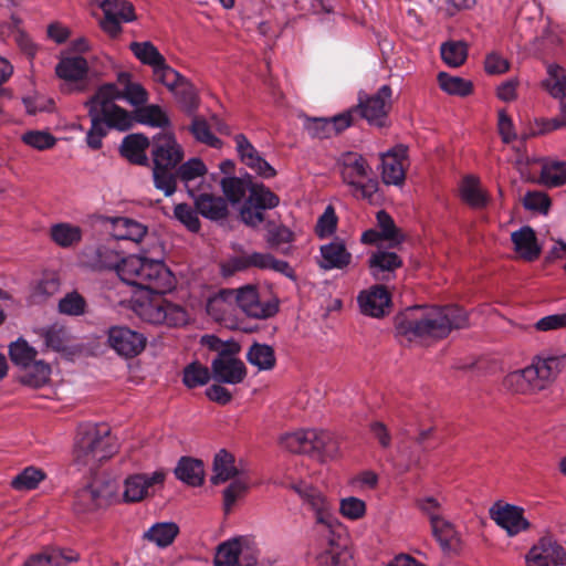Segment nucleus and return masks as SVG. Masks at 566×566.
<instances>
[{
	"instance_id": "nucleus-1",
	"label": "nucleus",
	"mask_w": 566,
	"mask_h": 566,
	"mask_svg": "<svg viewBox=\"0 0 566 566\" xmlns=\"http://www.w3.org/2000/svg\"><path fill=\"white\" fill-rule=\"evenodd\" d=\"M468 326V313L457 305L415 306L398 318L396 331L408 342H430L443 339L452 329Z\"/></svg>"
},
{
	"instance_id": "nucleus-2",
	"label": "nucleus",
	"mask_w": 566,
	"mask_h": 566,
	"mask_svg": "<svg viewBox=\"0 0 566 566\" xmlns=\"http://www.w3.org/2000/svg\"><path fill=\"white\" fill-rule=\"evenodd\" d=\"M565 365V354L542 352L533 357L527 367L510 373L505 386L517 394H537L557 378Z\"/></svg>"
},
{
	"instance_id": "nucleus-3",
	"label": "nucleus",
	"mask_w": 566,
	"mask_h": 566,
	"mask_svg": "<svg viewBox=\"0 0 566 566\" xmlns=\"http://www.w3.org/2000/svg\"><path fill=\"white\" fill-rule=\"evenodd\" d=\"M120 280L151 294H166L175 286V276L163 261L132 254L118 270Z\"/></svg>"
},
{
	"instance_id": "nucleus-4",
	"label": "nucleus",
	"mask_w": 566,
	"mask_h": 566,
	"mask_svg": "<svg viewBox=\"0 0 566 566\" xmlns=\"http://www.w3.org/2000/svg\"><path fill=\"white\" fill-rule=\"evenodd\" d=\"M111 88H104L99 94H94L85 106L91 118V127L86 134V144L93 149L102 148L103 138L111 128L118 130H127L133 126L134 118L129 112L123 107H112L108 109L107 104L102 98H109Z\"/></svg>"
},
{
	"instance_id": "nucleus-5",
	"label": "nucleus",
	"mask_w": 566,
	"mask_h": 566,
	"mask_svg": "<svg viewBox=\"0 0 566 566\" xmlns=\"http://www.w3.org/2000/svg\"><path fill=\"white\" fill-rule=\"evenodd\" d=\"M153 182L166 197L175 193L172 172L184 160L185 151L172 133H158L151 142Z\"/></svg>"
},
{
	"instance_id": "nucleus-6",
	"label": "nucleus",
	"mask_w": 566,
	"mask_h": 566,
	"mask_svg": "<svg viewBox=\"0 0 566 566\" xmlns=\"http://www.w3.org/2000/svg\"><path fill=\"white\" fill-rule=\"evenodd\" d=\"M116 447L105 424L83 423L77 428L73 448V462L83 468L94 470L113 457Z\"/></svg>"
},
{
	"instance_id": "nucleus-7",
	"label": "nucleus",
	"mask_w": 566,
	"mask_h": 566,
	"mask_svg": "<svg viewBox=\"0 0 566 566\" xmlns=\"http://www.w3.org/2000/svg\"><path fill=\"white\" fill-rule=\"evenodd\" d=\"M342 181L349 188L350 193L363 200H371L378 191V180L374 178L373 169L367 159L355 151L343 153L336 161Z\"/></svg>"
},
{
	"instance_id": "nucleus-8",
	"label": "nucleus",
	"mask_w": 566,
	"mask_h": 566,
	"mask_svg": "<svg viewBox=\"0 0 566 566\" xmlns=\"http://www.w3.org/2000/svg\"><path fill=\"white\" fill-rule=\"evenodd\" d=\"M292 489L303 505L314 513L315 543L342 536L337 531L340 523L333 513V504L318 489L304 482L293 484Z\"/></svg>"
},
{
	"instance_id": "nucleus-9",
	"label": "nucleus",
	"mask_w": 566,
	"mask_h": 566,
	"mask_svg": "<svg viewBox=\"0 0 566 566\" xmlns=\"http://www.w3.org/2000/svg\"><path fill=\"white\" fill-rule=\"evenodd\" d=\"M164 294H153L151 297L138 300L134 311L138 317L154 325H166L168 327H181L189 321L186 308L166 300Z\"/></svg>"
},
{
	"instance_id": "nucleus-10",
	"label": "nucleus",
	"mask_w": 566,
	"mask_h": 566,
	"mask_svg": "<svg viewBox=\"0 0 566 566\" xmlns=\"http://www.w3.org/2000/svg\"><path fill=\"white\" fill-rule=\"evenodd\" d=\"M281 446L292 453L332 457L335 443L329 432L317 430H301L286 433L281 438Z\"/></svg>"
},
{
	"instance_id": "nucleus-11",
	"label": "nucleus",
	"mask_w": 566,
	"mask_h": 566,
	"mask_svg": "<svg viewBox=\"0 0 566 566\" xmlns=\"http://www.w3.org/2000/svg\"><path fill=\"white\" fill-rule=\"evenodd\" d=\"M259 551L248 536H237L217 546L214 566H255Z\"/></svg>"
},
{
	"instance_id": "nucleus-12",
	"label": "nucleus",
	"mask_w": 566,
	"mask_h": 566,
	"mask_svg": "<svg viewBox=\"0 0 566 566\" xmlns=\"http://www.w3.org/2000/svg\"><path fill=\"white\" fill-rule=\"evenodd\" d=\"M166 476L167 472L164 469L151 473L129 474L123 482V501L138 503L153 496L157 489L164 486Z\"/></svg>"
},
{
	"instance_id": "nucleus-13",
	"label": "nucleus",
	"mask_w": 566,
	"mask_h": 566,
	"mask_svg": "<svg viewBox=\"0 0 566 566\" xmlns=\"http://www.w3.org/2000/svg\"><path fill=\"white\" fill-rule=\"evenodd\" d=\"M98 7L104 13L101 29L113 39L122 34L123 23L137 20L135 6L128 0H102Z\"/></svg>"
},
{
	"instance_id": "nucleus-14",
	"label": "nucleus",
	"mask_w": 566,
	"mask_h": 566,
	"mask_svg": "<svg viewBox=\"0 0 566 566\" xmlns=\"http://www.w3.org/2000/svg\"><path fill=\"white\" fill-rule=\"evenodd\" d=\"M125 258L124 252L113 240L87 247L82 251L84 264L94 271H115L118 274Z\"/></svg>"
},
{
	"instance_id": "nucleus-15",
	"label": "nucleus",
	"mask_w": 566,
	"mask_h": 566,
	"mask_svg": "<svg viewBox=\"0 0 566 566\" xmlns=\"http://www.w3.org/2000/svg\"><path fill=\"white\" fill-rule=\"evenodd\" d=\"M130 77L129 73H120L118 75V83L123 88H119L114 83H107L101 85L94 94H99L104 88H111V92H108L111 97L101 99L107 104L108 109L112 107H119L115 104L117 99H125L132 106L137 108L143 107L148 102V92L140 83L133 82Z\"/></svg>"
},
{
	"instance_id": "nucleus-16",
	"label": "nucleus",
	"mask_w": 566,
	"mask_h": 566,
	"mask_svg": "<svg viewBox=\"0 0 566 566\" xmlns=\"http://www.w3.org/2000/svg\"><path fill=\"white\" fill-rule=\"evenodd\" d=\"M392 90L389 85H382L371 96L359 98L357 109L369 125L376 127L387 126L388 113L391 105Z\"/></svg>"
},
{
	"instance_id": "nucleus-17",
	"label": "nucleus",
	"mask_w": 566,
	"mask_h": 566,
	"mask_svg": "<svg viewBox=\"0 0 566 566\" xmlns=\"http://www.w3.org/2000/svg\"><path fill=\"white\" fill-rule=\"evenodd\" d=\"M147 338L144 334L127 326L116 325L107 331V344L119 356L133 358L138 356L146 347Z\"/></svg>"
},
{
	"instance_id": "nucleus-18",
	"label": "nucleus",
	"mask_w": 566,
	"mask_h": 566,
	"mask_svg": "<svg viewBox=\"0 0 566 566\" xmlns=\"http://www.w3.org/2000/svg\"><path fill=\"white\" fill-rule=\"evenodd\" d=\"M381 179L388 186H402L408 167V147L398 144L380 154Z\"/></svg>"
},
{
	"instance_id": "nucleus-19",
	"label": "nucleus",
	"mask_w": 566,
	"mask_h": 566,
	"mask_svg": "<svg viewBox=\"0 0 566 566\" xmlns=\"http://www.w3.org/2000/svg\"><path fill=\"white\" fill-rule=\"evenodd\" d=\"M233 301L247 316L265 319L272 317L277 312V305L269 301H261L258 290L254 286L247 285L233 290Z\"/></svg>"
},
{
	"instance_id": "nucleus-20",
	"label": "nucleus",
	"mask_w": 566,
	"mask_h": 566,
	"mask_svg": "<svg viewBox=\"0 0 566 566\" xmlns=\"http://www.w3.org/2000/svg\"><path fill=\"white\" fill-rule=\"evenodd\" d=\"M238 355L223 352L222 357L212 359L211 374L214 380L221 384L238 385L245 379L248 370Z\"/></svg>"
},
{
	"instance_id": "nucleus-21",
	"label": "nucleus",
	"mask_w": 566,
	"mask_h": 566,
	"mask_svg": "<svg viewBox=\"0 0 566 566\" xmlns=\"http://www.w3.org/2000/svg\"><path fill=\"white\" fill-rule=\"evenodd\" d=\"M566 563L564 547L552 537H542L526 554L527 566H557Z\"/></svg>"
},
{
	"instance_id": "nucleus-22",
	"label": "nucleus",
	"mask_w": 566,
	"mask_h": 566,
	"mask_svg": "<svg viewBox=\"0 0 566 566\" xmlns=\"http://www.w3.org/2000/svg\"><path fill=\"white\" fill-rule=\"evenodd\" d=\"M490 516L509 536H515L530 528L524 510L516 505L496 503L490 509Z\"/></svg>"
},
{
	"instance_id": "nucleus-23",
	"label": "nucleus",
	"mask_w": 566,
	"mask_h": 566,
	"mask_svg": "<svg viewBox=\"0 0 566 566\" xmlns=\"http://www.w3.org/2000/svg\"><path fill=\"white\" fill-rule=\"evenodd\" d=\"M360 312L371 317H382L389 313L391 296L384 285H374L361 291L357 297Z\"/></svg>"
},
{
	"instance_id": "nucleus-24",
	"label": "nucleus",
	"mask_w": 566,
	"mask_h": 566,
	"mask_svg": "<svg viewBox=\"0 0 566 566\" xmlns=\"http://www.w3.org/2000/svg\"><path fill=\"white\" fill-rule=\"evenodd\" d=\"M318 566H354L347 547L342 543V536L315 543Z\"/></svg>"
},
{
	"instance_id": "nucleus-25",
	"label": "nucleus",
	"mask_w": 566,
	"mask_h": 566,
	"mask_svg": "<svg viewBox=\"0 0 566 566\" xmlns=\"http://www.w3.org/2000/svg\"><path fill=\"white\" fill-rule=\"evenodd\" d=\"M352 253L344 240L336 238L319 248L317 265L324 271L344 270L352 263Z\"/></svg>"
},
{
	"instance_id": "nucleus-26",
	"label": "nucleus",
	"mask_w": 566,
	"mask_h": 566,
	"mask_svg": "<svg viewBox=\"0 0 566 566\" xmlns=\"http://www.w3.org/2000/svg\"><path fill=\"white\" fill-rule=\"evenodd\" d=\"M402 259L395 252L378 249L368 259V269L376 281H390L402 266Z\"/></svg>"
},
{
	"instance_id": "nucleus-27",
	"label": "nucleus",
	"mask_w": 566,
	"mask_h": 566,
	"mask_svg": "<svg viewBox=\"0 0 566 566\" xmlns=\"http://www.w3.org/2000/svg\"><path fill=\"white\" fill-rule=\"evenodd\" d=\"M207 172V166L200 158L193 157L185 163L181 161L172 172L175 179V191L177 190V182L180 180L188 195L195 196V192L199 190L195 187V184L199 179H203Z\"/></svg>"
},
{
	"instance_id": "nucleus-28",
	"label": "nucleus",
	"mask_w": 566,
	"mask_h": 566,
	"mask_svg": "<svg viewBox=\"0 0 566 566\" xmlns=\"http://www.w3.org/2000/svg\"><path fill=\"white\" fill-rule=\"evenodd\" d=\"M514 251L525 261L533 262L541 255L542 248L536 233L530 226H524L511 233Z\"/></svg>"
},
{
	"instance_id": "nucleus-29",
	"label": "nucleus",
	"mask_w": 566,
	"mask_h": 566,
	"mask_svg": "<svg viewBox=\"0 0 566 566\" xmlns=\"http://www.w3.org/2000/svg\"><path fill=\"white\" fill-rule=\"evenodd\" d=\"M36 334L43 340L45 349L65 352L71 347L72 335L69 328L61 323H53L36 329Z\"/></svg>"
},
{
	"instance_id": "nucleus-30",
	"label": "nucleus",
	"mask_w": 566,
	"mask_h": 566,
	"mask_svg": "<svg viewBox=\"0 0 566 566\" xmlns=\"http://www.w3.org/2000/svg\"><path fill=\"white\" fill-rule=\"evenodd\" d=\"M195 201L198 212L212 221H219L228 216V205L221 197L210 193L196 191L195 196H190Z\"/></svg>"
},
{
	"instance_id": "nucleus-31",
	"label": "nucleus",
	"mask_w": 566,
	"mask_h": 566,
	"mask_svg": "<svg viewBox=\"0 0 566 566\" xmlns=\"http://www.w3.org/2000/svg\"><path fill=\"white\" fill-rule=\"evenodd\" d=\"M244 475V470L235 465V458L227 450H220L213 460V474L210 479L214 485Z\"/></svg>"
},
{
	"instance_id": "nucleus-32",
	"label": "nucleus",
	"mask_w": 566,
	"mask_h": 566,
	"mask_svg": "<svg viewBox=\"0 0 566 566\" xmlns=\"http://www.w3.org/2000/svg\"><path fill=\"white\" fill-rule=\"evenodd\" d=\"M151 147L148 138L142 134H130L124 137L119 153L130 164L145 166L148 164L146 150Z\"/></svg>"
},
{
	"instance_id": "nucleus-33",
	"label": "nucleus",
	"mask_w": 566,
	"mask_h": 566,
	"mask_svg": "<svg viewBox=\"0 0 566 566\" xmlns=\"http://www.w3.org/2000/svg\"><path fill=\"white\" fill-rule=\"evenodd\" d=\"M88 63L81 55L63 56L55 66L56 75L65 82H78L86 77Z\"/></svg>"
},
{
	"instance_id": "nucleus-34",
	"label": "nucleus",
	"mask_w": 566,
	"mask_h": 566,
	"mask_svg": "<svg viewBox=\"0 0 566 566\" xmlns=\"http://www.w3.org/2000/svg\"><path fill=\"white\" fill-rule=\"evenodd\" d=\"M111 233L115 240H129L134 242H139L147 233L146 226L136 220L125 217H117L111 219Z\"/></svg>"
},
{
	"instance_id": "nucleus-35",
	"label": "nucleus",
	"mask_w": 566,
	"mask_h": 566,
	"mask_svg": "<svg viewBox=\"0 0 566 566\" xmlns=\"http://www.w3.org/2000/svg\"><path fill=\"white\" fill-rule=\"evenodd\" d=\"M233 290L224 289L219 291L207 302V313L216 321L222 322L231 316L235 308Z\"/></svg>"
},
{
	"instance_id": "nucleus-36",
	"label": "nucleus",
	"mask_w": 566,
	"mask_h": 566,
	"mask_svg": "<svg viewBox=\"0 0 566 566\" xmlns=\"http://www.w3.org/2000/svg\"><path fill=\"white\" fill-rule=\"evenodd\" d=\"M175 475L188 485L200 486L205 480L203 462L198 459L182 457L175 469Z\"/></svg>"
},
{
	"instance_id": "nucleus-37",
	"label": "nucleus",
	"mask_w": 566,
	"mask_h": 566,
	"mask_svg": "<svg viewBox=\"0 0 566 566\" xmlns=\"http://www.w3.org/2000/svg\"><path fill=\"white\" fill-rule=\"evenodd\" d=\"M50 238L60 248H73L82 241L83 230L70 222H59L51 226Z\"/></svg>"
},
{
	"instance_id": "nucleus-38",
	"label": "nucleus",
	"mask_w": 566,
	"mask_h": 566,
	"mask_svg": "<svg viewBox=\"0 0 566 566\" xmlns=\"http://www.w3.org/2000/svg\"><path fill=\"white\" fill-rule=\"evenodd\" d=\"M178 534L179 526L175 522H158L143 534V539L159 548H166L174 543Z\"/></svg>"
},
{
	"instance_id": "nucleus-39",
	"label": "nucleus",
	"mask_w": 566,
	"mask_h": 566,
	"mask_svg": "<svg viewBox=\"0 0 566 566\" xmlns=\"http://www.w3.org/2000/svg\"><path fill=\"white\" fill-rule=\"evenodd\" d=\"M431 534L443 552H450L459 542V533L446 516L430 524Z\"/></svg>"
},
{
	"instance_id": "nucleus-40",
	"label": "nucleus",
	"mask_w": 566,
	"mask_h": 566,
	"mask_svg": "<svg viewBox=\"0 0 566 566\" xmlns=\"http://www.w3.org/2000/svg\"><path fill=\"white\" fill-rule=\"evenodd\" d=\"M460 196L462 201L473 209L486 207L489 197L480 187V181L474 176H467L460 185Z\"/></svg>"
},
{
	"instance_id": "nucleus-41",
	"label": "nucleus",
	"mask_w": 566,
	"mask_h": 566,
	"mask_svg": "<svg viewBox=\"0 0 566 566\" xmlns=\"http://www.w3.org/2000/svg\"><path fill=\"white\" fill-rule=\"evenodd\" d=\"M248 363L259 370H271L275 367L276 357L272 346L268 344L253 343L245 355Z\"/></svg>"
},
{
	"instance_id": "nucleus-42",
	"label": "nucleus",
	"mask_w": 566,
	"mask_h": 566,
	"mask_svg": "<svg viewBox=\"0 0 566 566\" xmlns=\"http://www.w3.org/2000/svg\"><path fill=\"white\" fill-rule=\"evenodd\" d=\"M543 85L549 95L559 99L560 104L566 101V70L557 64L547 66V77Z\"/></svg>"
},
{
	"instance_id": "nucleus-43",
	"label": "nucleus",
	"mask_w": 566,
	"mask_h": 566,
	"mask_svg": "<svg viewBox=\"0 0 566 566\" xmlns=\"http://www.w3.org/2000/svg\"><path fill=\"white\" fill-rule=\"evenodd\" d=\"M51 367L43 360H34L30 367L23 368L20 376L21 382L32 387L40 388L50 380Z\"/></svg>"
},
{
	"instance_id": "nucleus-44",
	"label": "nucleus",
	"mask_w": 566,
	"mask_h": 566,
	"mask_svg": "<svg viewBox=\"0 0 566 566\" xmlns=\"http://www.w3.org/2000/svg\"><path fill=\"white\" fill-rule=\"evenodd\" d=\"M248 203L261 210L273 209L279 206V197L263 184H251Z\"/></svg>"
},
{
	"instance_id": "nucleus-45",
	"label": "nucleus",
	"mask_w": 566,
	"mask_h": 566,
	"mask_svg": "<svg viewBox=\"0 0 566 566\" xmlns=\"http://www.w3.org/2000/svg\"><path fill=\"white\" fill-rule=\"evenodd\" d=\"M443 502L442 497L423 495L415 500V506L429 521V524H432L446 516Z\"/></svg>"
},
{
	"instance_id": "nucleus-46",
	"label": "nucleus",
	"mask_w": 566,
	"mask_h": 566,
	"mask_svg": "<svg viewBox=\"0 0 566 566\" xmlns=\"http://www.w3.org/2000/svg\"><path fill=\"white\" fill-rule=\"evenodd\" d=\"M438 83L440 88L449 95L468 96L473 92L471 81L459 76H452L446 72L438 74Z\"/></svg>"
},
{
	"instance_id": "nucleus-47",
	"label": "nucleus",
	"mask_w": 566,
	"mask_h": 566,
	"mask_svg": "<svg viewBox=\"0 0 566 566\" xmlns=\"http://www.w3.org/2000/svg\"><path fill=\"white\" fill-rule=\"evenodd\" d=\"M136 120L144 125L151 127L165 128L169 126L170 122L167 114L159 105H144L136 109Z\"/></svg>"
},
{
	"instance_id": "nucleus-48",
	"label": "nucleus",
	"mask_w": 566,
	"mask_h": 566,
	"mask_svg": "<svg viewBox=\"0 0 566 566\" xmlns=\"http://www.w3.org/2000/svg\"><path fill=\"white\" fill-rule=\"evenodd\" d=\"M38 352L29 343L19 338L9 346V356L12 363L21 368H28L35 360Z\"/></svg>"
},
{
	"instance_id": "nucleus-49",
	"label": "nucleus",
	"mask_w": 566,
	"mask_h": 566,
	"mask_svg": "<svg viewBox=\"0 0 566 566\" xmlns=\"http://www.w3.org/2000/svg\"><path fill=\"white\" fill-rule=\"evenodd\" d=\"M442 61L450 67H459L467 61L468 46L462 41H448L440 48Z\"/></svg>"
},
{
	"instance_id": "nucleus-50",
	"label": "nucleus",
	"mask_w": 566,
	"mask_h": 566,
	"mask_svg": "<svg viewBox=\"0 0 566 566\" xmlns=\"http://www.w3.org/2000/svg\"><path fill=\"white\" fill-rule=\"evenodd\" d=\"M171 93L186 113L195 114L197 112L200 98L196 87L186 77L180 82L178 88Z\"/></svg>"
},
{
	"instance_id": "nucleus-51",
	"label": "nucleus",
	"mask_w": 566,
	"mask_h": 566,
	"mask_svg": "<svg viewBox=\"0 0 566 566\" xmlns=\"http://www.w3.org/2000/svg\"><path fill=\"white\" fill-rule=\"evenodd\" d=\"M129 50L140 63L150 66L151 69L165 60V56L158 49L150 42H132Z\"/></svg>"
},
{
	"instance_id": "nucleus-52",
	"label": "nucleus",
	"mask_w": 566,
	"mask_h": 566,
	"mask_svg": "<svg viewBox=\"0 0 566 566\" xmlns=\"http://www.w3.org/2000/svg\"><path fill=\"white\" fill-rule=\"evenodd\" d=\"M153 80L164 85L169 92H175L184 80L178 71L167 64L166 59L151 69Z\"/></svg>"
},
{
	"instance_id": "nucleus-53",
	"label": "nucleus",
	"mask_w": 566,
	"mask_h": 566,
	"mask_svg": "<svg viewBox=\"0 0 566 566\" xmlns=\"http://www.w3.org/2000/svg\"><path fill=\"white\" fill-rule=\"evenodd\" d=\"M99 491L92 484L85 485L75 493L74 510L77 513L95 511L99 506Z\"/></svg>"
},
{
	"instance_id": "nucleus-54",
	"label": "nucleus",
	"mask_w": 566,
	"mask_h": 566,
	"mask_svg": "<svg viewBox=\"0 0 566 566\" xmlns=\"http://www.w3.org/2000/svg\"><path fill=\"white\" fill-rule=\"evenodd\" d=\"M541 180L548 187H559L566 184V161L553 160L543 165Z\"/></svg>"
},
{
	"instance_id": "nucleus-55",
	"label": "nucleus",
	"mask_w": 566,
	"mask_h": 566,
	"mask_svg": "<svg viewBox=\"0 0 566 566\" xmlns=\"http://www.w3.org/2000/svg\"><path fill=\"white\" fill-rule=\"evenodd\" d=\"M45 478V473L38 468L28 467L11 481V486L17 491L35 489Z\"/></svg>"
},
{
	"instance_id": "nucleus-56",
	"label": "nucleus",
	"mask_w": 566,
	"mask_h": 566,
	"mask_svg": "<svg viewBox=\"0 0 566 566\" xmlns=\"http://www.w3.org/2000/svg\"><path fill=\"white\" fill-rule=\"evenodd\" d=\"M376 220L380 229L379 232L382 234L385 241H390L392 245H398L405 240L403 234L400 229L396 227L394 219L388 212L385 210L378 211Z\"/></svg>"
},
{
	"instance_id": "nucleus-57",
	"label": "nucleus",
	"mask_w": 566,
	"mask_h": 566,
	"mask_svg": "<svg viewBox=\"0 0 566 566\" xmlns=\"http://www.w3.org/2000/svg\"><path fill=\"white\" fill-rule=\"evenodd\" d=\"M211 375L208 367L195 361L184 369L182 381L186 387L196 388L206 385Z\"/></svg>"
},
{
	"instance_id": "nucleus-58",
	"label": "nucleus",
	"mask_w": 566,
	"mask_h": 566,
	"mask_svg": "<svg viewBox=\"0 0 566 566\" xmlns=\"http://www.w3.org/2000/svg\"><path fill=\"white\" fill-rule=\"evenodd\" d=\"M366 512L365 501L356 496H347L339 502V513L346 520L358 521L366 515Z\"/></svg>"
},
{
	"instance_id": "nucleus-59",
	"label": "nucleus",
	"mask_w": 566,
	"mask_h": 566,
	"mask_svg": "<svg viewBox=\"0 0 566 566\" xmlns=\"http://www.w3.org/2000/svg\"><path fill=\"white\" fill-rule=\"evenodd\" d=\"M222 191L232 203L240 202L250 188L248 182L238 177L223 178L221 181Z\"/></svg>"
},
{
	"instance_id": "nucleus-60",
	"label": "nucleus",
	"mask_w": 566,
	"mask_h": 566,
	"mask_svg": "<svg viewBox=\"0 0 566 566\" xmlns=\"http://www.w3.org/2000/svg\"><path fill=\"white\" fill-rule=\"evenodd\" d=\"M190 130L195 138L200 143L213 148H220L222 146L221 139L213 135L208 123L202 118L195 117Z\"/></svg>"
},
{
	"instance_id": "nucleus-61",
	"label": "nucleus",
	"mask_w": 566,
	"mask_h": 566,
	"mask_svg": "<svg viewBox=\"0 0 566 566\" xmlns=\"http://www.w3.org/2000/svg\"><path fill=\"white\" fill-rule=\"evenodd\" d=\"M198 213V210L188 203H178L174 209L175 218L193 233L198 232L201 227Z\"/></svg>"
},
{
	"instance_id": "nucleus-62",
	"label": "nucleus",
	"mask_w": 566,
	"mask_h": 566,
	"mask_svg": "<svg viewBox=\"0 0 566 566\" xmlns=\"http://www.w3.org/2000/svg\"><path fill=\"white\" fill-rule=\"evenodd\" d=\"M294 240V233L285 226H279L270 229L266 233L265 241L271 249L285 252L284 247Z\"/></svg>"
},
{
	"instance_id": "nucleus-63",
	"label": "nucleus",
	"mask_w": 566,
	"mask_h": 566,
	"mask_svg": "<svg viewBox=\"0 0 566 566\" xmlns=\"http://www.w3.org/2000/svg\"><path fill=\"white\" fill-rule=\"evenodd\" d=\"M60 280L54 274L44 275L35 285L32 292V297L36 302H43L50 296L55 295L60 291Z\"/></svg>"
},
{
	"instance_id": "nucleus-64",
	"label": "nucleus",
	"mask_w": 566,
	"mask_h": 566,
	"mask_svg": "<svg viewBox=\"0 0 566 566\" xmlns=\"http://www.w3.org/2000/svg\"><path fill=\"white\" fill-rule=\"evenodd\" d=\"M21 139L36 150L50 149L56 144V138L52 134L42 130H29L22 135Z\"/></svg>"
}]
</instances>
